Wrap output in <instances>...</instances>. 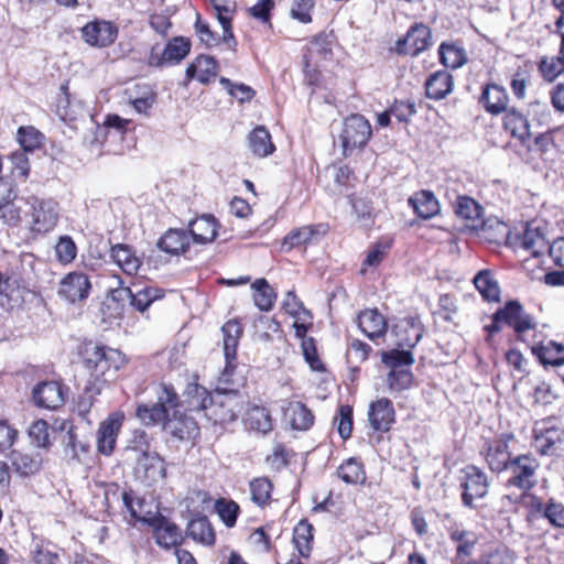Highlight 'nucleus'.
Here are the masks:
<instances>
[{"mask_svg":"<svg viewBox=\"0 0 564 564\" xmlns=\"http://www.w3.org/2000/svg\"><path fill=\"white\" fill-rule=\"evenodd\" d=\"M185 394L191 411H204L205 416L215 424L234 422L242 409L239 394L215 391L213 394L197 383L187 386Z\"/></svg>","mask_w":564,"mask_h":564,"instance_id":"1","label":"nucleus"},{"mask_svg":"<svg viewBox=\"0 0 564 564\" xmlns=\"http://www.w3.org/2000/svg\"><path fill=\"white\" fill-rule=\"evenodd\" d=\"M510 444H516L512 434H503L496 442V460L499 465H503L505 471L510 473V477L507 479L508 485L522 490L531 489L536 484L535 471L539 464L528 455H519L511 459Z\"/></svg>","mask_w":564,"mask_h":564,"instance_id":"2","label":"nucleus"},{"mask_svg":"<svg viewBox=\"0 0 564 564\" xmlns=\"http://www.w3.org/2000/svg\"><path fill=\"white\" fill-rule=\"evenodd\" d=\"M128 451L134 454V476L145 486H153L163 480L166 476L164 459L150 449L147 433L135 432L134 437L128 446Z\"/></svg>","mask_w":564,"mask_h":564,"instance_id":"3","label":"nucleus"},{"mask_svg":"<svg viewBox=\"0 0 564 564\" xmlns=\"http://www.w3.org/2000/svg\"><path fill=\"white\" fill-rule=\"evenodd\" d=\"M149 392L154 400L148 403H139L137 417L145 425L165 423L171 413H177L180 405L178 395L172 386L160 383L150 387Z\"/></svg>","mask_w":564,"mask_h":564,"instance_id":"4","label":"nucleus"},{"mask_svg":"<svg viewBox=\"0 0 564 564\" xmlns=\"http://www.w3.org/2000/svg\"><path fill=\"white\" fill-rule=\"evenodd\" d=\"M126 362V356L118 349L97 345L85 348V368L96 381L113 380Z\"/></svg>","mask_w":564,"mask_h":564,"instance_id":"5","label":"nucleus"},{"mask_svg":"<svg viewBox=\"0 0 564 564\" xmlns=\"http://www.w3.org/2000/svg\"><path fill=\"white\" fill-rule=\"evenodd\" d=\"M122 501L131 517L147 522L150 527H152L153 538L160 547L170 550L182 543V532L175 523L171 522L161 514L145 519L138 513L137 509L134 508V496L132 491H123Z\"/></svg>","mask_w":564,"mask_h":564,"instance_id":"6","label":"nucleus"},{"mask_svg":"<svg viewBox=\"0 0 564 564\" xmlns=\"http://www.w3.org/2000/svg\"><path fill=\"white\" fill-rule=\"evenodd\" d=\"M24 212L30 229L35 234L52 231L59 218L58 203L53 198L30 196L25 200Z\"/></svg>","mask_w":564,"mask_h":564,"instance_id":"7","label":"nucleus"},{"mask_svg":"<svg viewBox=\"0 0 564 564\" xmlns=\"http://www.w3.org/2000/svg\"><path fill=\"white\" fill-rule=\"evenodd\" d=\"M397 328H402L408 336L398 341V346L409 349H392L382 354V361L391 369H403V366H411L414 357L411 349L416 346L423 336V328L415 318L405 319Z\"/></svg>","mask_w":564,"mask_h":564,"instance_id":"8","label":"nucleus"},{"mask_svg":"<svg viewBox=\"0 0 564 564\" xmlns=\"http://www.w3.org/2000/svg\"><path fill=\"white\" fill-rule=\"evenodd\" d=\"M506 236L505 245L514 249L521 248L530 252L533 258H539L545 251H549V242L543 230L539 227L528 225L522 235L512 234L508 226L498 224L496 226V235Z\"/></svg>","mask_w":564,"mask_h":564,"instance_id":"9","label":"nucleus"},{"mask_svg":"<svg viewBox=\"0 0 564 564\" xmlns=\"http://www.w3.org/2000/svg\"><path fill=\"white\" fill-rule=\"evenodd\" d=\"M371 134V126L364 116L356 113L346 118L340 135L344 155H348L357 148H364Z\"/></svg>","mask_w":564,"mask_h":564,"instance_id":"10","label":"nucleus"},{"mask_svg":"<svg viewBox=\"0 0 564 564\" xmlns=\"http://www.w3.org/2000/svg\"><path fill=\"white\" fill-rule=\"evenodd\" d=\"M82 37L89 46L108 47L115 43L118 37V26L107 20H94L86 23L80 29Z\"/></svg>","mask_w":564,"mask_h":564,"instance_id":"11","label":"nucleus"},{"mask_svg":"<svg viewBox=\"0 0 564 564\" xmlns=\"http://www.w3.org/2000/svg\"><path fill=\"white\" fill-rule=\"evenodd\" d=\"M564 437L563 430L555 421L547 419L539 421L533 426V447L542 455L553 454L556 444Z\"/></svg>","mask_w":564,"mask_h":564,"instance_id":"12","label":"nucleus"},{"mask_svg":"<svg viewBox=\"0 0 564 564\" xmlns=\"http://www.w3.org/2000/svg\"><path fill=\"white\" fill-rule=\"evenodd\" d=\"M189 52L191 41L183 36H175L166 43L162 53L155 52V47H152L148 63L154 67L178 64Z\"/></svg>","mask_w":564,"mask_h":564,"instance_id":"13","label":"nucleus"},{"mask_svg":"<svg viewBox=\"0 0 564 564\" xmlns=\"http://www.w3.org/2000/svg\"><path fill=\"white\" fill-rule=\"evenodd\" d=\"M89 276L82 271L67 273L59 282L58 295L69 303L83 302L90 293Z\"/></svg>","mask_w":564,"mask_h":564,"instance_id":"14","label":"nucleus"},{"mask_svg":"<svg viewBox=\"0 0 564 564\" xmlns=\"http://www.w3.org/2000/svg\"><path fill=\"white\" fill-rule=\"evenodd\" d=\"M112 297L116 300L128 297L134 310L144 313L154 301L164 297V291L154 285H147L141 289L134 286V290L120 288L112 292Z\"/></svg>","mask_w":564,"mask_h":564,"instance_id":"15","label":"nucleus"},{"mask_svg":"<svg viewBox=\"0 0 564 564\" xmlns=\"http://www.w3.org/2000/svg\"><path fill=\"white\" fill-rule=\"evenodd\" d=\"M499 323L509 325L518 335L534 328L532 317L518 301H509L503 308L496 311V325Z\"/></svg>","mask_w":564,"mask_h":564,"instance_id":"16","label":"nucleus"},{"mask_svg":"<svg viewBox=\"0 0 564 564\" xmlns=\"http://www.w3.org/2000/svg\"><path fill=\"white\" fill-rule=\"evenodd\" d=\"M123 419L124 414L122 412H115L99 424L97 432V449L99 453L107 456L112 454Z\"/></svg>","mask_w":564,"mask_h":564,"instance_id":"17","label":"nucleus"},{"mask_svg":"<svg viewBox=\"0 0 564 564\" xmlns=\"http://www.w3.org/2000/svg\"><path fill=\"white\" fill-rule=\"evenodd\" d=\"M65 391L57 381H44L33 389V400L40 408L56 410L65 403Z\"/></svg>","mask_w":564,"mask_h":564,"instance_id":"18","label":"nucleus"},{"mask_svg":"<svg viewBox=\"0 0 564 564\" xmlns=\"http://www.w3.org/2000/svg\"><path fill=\"white\" fill-rule=\"evenodd\" d=\"M431 45V31L424 24L412 26L403 40L398 41L399 53L416 56Z\"/></svg>","mask_w":564,"mask_h":564,"instance_id":"19","label":"nucleus"},{"mask_svg":"<svg viewBox=\"0 0 564 564\" xmlns=\"http://www.w3.org/2000/svg\"><path fill=\"white\" fill-rule=\"evenodd\" d=\"M463 501L466 506H474V501L482 498L488 491L486 476L475 466L465 469V478L462 484Z\"/></svg>","mask_w":564,"mask_h":564,"instance_id":"20","label":"nucleus"},{"mask_svg":"<svg viewBox=\"0 0 564 564\" xmlns=\"http://www.w3.org/2000/svg\"><path fill=\"white\" fill-rule=\"evenodd\" d=\"M395 412L392 402L387 398L378 399L370 403L368 421L377 432H388L394 423Z\"/></svg>","mask_w":564,"mask_h":564,"instance_id":"21","label":"nucleus"},{"mask_svg":"<svg viewBox=\"0 0 564 564\" xmlns=\"http://www.w3.org/2000/svg\"><path fill=\"white\" fill-rule=\"evenodd\" d=\"M26 198H18L14 188L0 183V213L6 223L14 225L20 220V210Z\"/></svg>","mask_w":564,"mask_h":564,"instance_id":"22","label":"nucleus"},{"mask_svg":"<svg viewBox=\"0 0 564 564\" xmlns=\"http://www.w3.org/2000/svg\"><path fill=\"white\" fill-rule=\"evenodd\" d=\"M218 63L208 55L197 56L185 70L186 80L196 79L202 84H207L217 76Z\"/></svg>","mask_w":564,"mask_h":564,"instance_id":"23","label":"nucleus"},{"mask_svg":"<svg viewBox=\"0 0 564 564\" xmlns=\"http://www.w3.org/2000/svg\"><path fill=\"white\" fill-rule=\"evenodd\" d=\"M358 327L371 340L386 335L388 324L378 310H366L358 315Z\"/></svg>","mask_w":564,"mask_h":564,"instance_id":"24","label":"nucleus"},{"mask_svg":"<svg viewBox=\"0 0 564 564\" xmlns=\"http://www.w3.org/2000/svg\"><path fill=\"white\" fill-rule=\"evenodd\" d=\"M453 86V76L447 70H437L426 78V97L434 100L444 99L452 93Z\"/></svg>","mask_w":564,"mask_h":564,"instance_id":"25","label":"nucleus"},{"mask_svg":"<svg viewBox=\"0 0 564 564\" xmlns=\"http://www.w3.org/2000/svg\"><path fill=\"white\" fill-rule=\"evenodd\" d=\"M235 2L224 0L219 6L215 8V15L223 28V43L231 52L237 50V41L232 33L231 20L232 13L235 12Z\"/></svg>","mask_w":564,"mask_h":564,"instance_id":"26","label":"nucleus"},{"mask_svg":"<svg viewBox=\"0 0 564 564\" xmlns=\"http://www.w3.org/2000/svg\"><path fill=\"white\" fill-rule=\"evenodd\" d=\"M110 257L113 262L129 275L135 274L142 264V260L128 245L118 243L111 248Z\"/></svg>","mask_w":564,"mask_h":564,"instance_id":"27","label":"nucleus"},{"mask_svg":"<svg viewBox=\"0 0 564 564\" xmlns=\"http://www.w3.org/2000/svg\"><path fill=\"white\" fill-rule=\"evenodd\" d=\"M188 226L191 236L197 243L212 242L217 236V220L213 215H203Z\"/></svg>","mask_w":564,"mask_h":564,"instance_id":"28","label":"nucleus"},{"mask_svg":"<svg viewBox=\"0 0 564 564\" xmlns=\"http://www.w3.org/2000/svg\"><path fill=\"white\" fill-rule=\"evenodd\" d=\"M409 205L414 209L415 214L423 218L430 219L440 210V204L435 195L431 191H420L409 198Z\"/></svg>","mask_w":564,"mask_h":564,"instance_id":"29","label":"nucleus"},{"mask_svg":"<svg viewBox=\"0 0 564 564\" xmlns=\"http://www.w3.org/2000/svg\"><path fill=\"white\" fill-rule=\"evenodd\" d=\"M248 144L251 152L258 158H267L275 150L271 134L264 126H257L249 133Z\"/></svg>","mask_w":564,"mask_h":564,"instance_id":"30","label":"nucleus"},{"mask_svg":"<svg viewBox=\"0 0 564 564\" xmlns=\"http://www.w3.org/2000/svg\"><path fill=\"white\" fill-rule=\"evenodd\" d=\"M189 246V236L182 229H169L158 241V247L170 254L185 252Z\"/></svg>","mask_w":564,"mask_h":564,"instance_id":"31","label":"nucleus"},{"mask_svg":"<svg viewBox=\"0 0 564 564\" xmlns=\"http://www.w3.org/2000/svg\"><path fill=\"white\" fill-rule=\"evenodd\" d=\"M11 468L21 477L37 473L41 468L39 455H31L20 451H12L9 455Z\"/></svg>","mask_w":564,"mask_h":564,"instance_id":"32","label":"nucleus"},{"mask_svg":"<svg viewBox=\"0 0 564 564\" xmlns=\"http://www.w3.org/2000/svg\"><path fill=\"white\" fill-rule=\"evenodd\" d=\"M284 415L289 420L292 429L299 431L308 430L314 422L311 410L299 401L290 402L285 409Z\"/></svg>","mask_w":564,"mask_h":564,"instance_id":"33","label":"nucleus"},{"mask_svg":"<svg viewBox=\"0 0 564 564\" xmlns=\"http://www.w3.org/2000/svg\"><path fill=\"white\" fill-rule=\"evenodd\" d=\"M236 359H226V366L218 377L217 392L238 394L239 388L243 384L242 376L236 373Z\"/></svg>","mask_w":564,"mask_h":564,"instance_id":"34","label":"nucleus"},{"mask_svg":"<svg viewBox=\"0 0 564 564\" xmlns=\"http://www.w3.org/2000/svg\"><path fill=\"white\" fill-rule=\"evenodd\" d=\"M326 229L324 225H308L292 230L283 241V246H288L289 249L294 247L304 246L313 241L315 236L325 234Z\"/></svg>","mask_w":564,"mask_h":564,"instance_id":"35","label":"nucleus"},{"mask_svg":"<svg viewBox=\"0 0 564 564\" xmlns=\"http://www.w3.org/2000/svg\"><path fill=\"white\" fill-rule=\"evenodd\" d=\"M21 290L18 281L11 276L0 273V306L11 310L21 301Z\"/></svg>","mask_w":564,"mask_h":564,"instance_id":"36","label":"nucleus"},{"mask_svg":"<svg viewBox=\"0 0 564 564\" xmlns=\"http://www.w3.org/2000/svg\"><path fill=\"white\" fill-rule=\"evenodd\" d=\"M246 424L253 431L268 434L273 429L270 411L264 406L253 405L247 412Z\"/></svg>","mask_w":564,"mask_h":564,"instance_id":"37","label":"nucleus"},{"mask_svg":"<svg viewBox=\"0 0 564 564\" xmlns=\"http://www.w3.org/2000/svg\"><path fill=\"white\" fill-rule=\"evenodd\" d=\"M532 352L544 365H564V346L553 340H549L546 344L532 347Z\"/></svg>","mask_w":564,"mask_h":564,"instance_id":"38","label":"nucleus"},{"mask_svg":"<svg viewBox=\"0 0 564 564\" xmlns=\"http://www.w3.org/2000/svg\"><path fill=\"white\" fill-rule=\"evenodd\" d=\"M502 126L506 132L521 142H524L530 134L527 119L514 109L506 111L502 118Z\"/></svg>","mask_w":564,"mask_h":564,"instance_id":"39","label":"nucleus"},{"mask_svg":"<svg viewBox=\"0 0 564 564\" xmlns=\"http://www.w3.org/2000/svg\"><path fill=\"white\" fill-rule=\"evenodd\" d=\"M338 477L349 485L364 484L366 471L364 464L356 457L346 459L337 469Z\"/></svg>","mask_w":564,"mask_h":564,"instance_id":"40","label":"nucleus"},{"mask_svg":"<svg viewBox=\"0 0 564 564\" xmlns=\"http://www.w3.org/2000/svg\"><path fill=\"white\" fill-rule=\"evenodd\" d=\"M187 534L204 545L209 546L215 543V532L206 517L192 520L187 525Z\"/></svg>","mask_w":564,"mask_h":564,"instance_id":"41","label":"nucleus"},{"mask_svg":"<svg viewBox=\"0 0 564 564\" xmlns=\"http://www.w3.org/2000/svg\"><path fill=\"white\" fill-rule=\"evenodd\" d=\"M224 336L225 359H236V350L242 335V328L237 321H229L221 327Z\"/></svg>","mask_w":564,"mask_h":564,"instance_id":"42","label":"nucleus"},{"mask_svg":"<svg viewBox=\"0 0 564 564\" xmlns=\"http://www.w3.org/2000/svg\"><path fill=\"white\" fill-rule=\"evenodd\" d=\"M438 54L441 63L454 69L462 67L467 61L464 48L455 43H442Z\"/></svg>","mask_w":564,"mask_h":564,"instance_id":"43","label":"nucleus"},{"mask_svg":"<svg viewBox=\"0 0 564 564\" xmlns=\"http://www.w3.org/2000/svg\"><path fill=\"white\" fill-rule=\"evenodd\" d=\"M313 536V527L306 520H301L294 528L293 542L301 556H310Z\"/></svg>","mask_w":564,"mask_h":564,"instance_id":"44","label":"nucleus"},{"mask_svg":"<svg viewBox=\"0 0 564 564\" xmlns=\"http://www.w3.org/2000/svg\"><path fill=\"white\" fill-rule=\"evenodd\" d=\"M254 290L253 301L254 304L259 307V310L268 312L273 307L274 301L276 299V293L269 285L265 279H258L252 284Z\"/></svg>","mask_w":564,"mask_h":564,"instance_id":"45","label":"nucleus"},{"mask_svg":"<svg viewBox=\"0 0 564 564\" xmlns=\"http://www.w3.org/2000/svg\"><path fill=\"white\" fill-rule=\"evenodd\" d=\"M78 107L74 106L70 101L68 91V84L64 83L59 87V94L55 104L56 115L65 122L74 121L78 115Z\"/></svg>","mask_w":564,"mask_h":564,"instance_id":"46","label":"nucleus"},{"mask_svg":"<svg viewBox=\"0 0 564 564\" xmlns=\"http://www.w3.org/2000/svg\"><path fill=\"white\" fill-rule=\"evenodd\" d=\"M17 140L22 148V151L33 152L40 149L44 141V135L32 126L20 127L17 132Z\"/></svg>","mask_w":564,"mask_h":564,"instance_id":"47","label":"nucleus"},{"mask_svg":"<svg viewBox=\"0 0 564 564\" xmlns=\"http://www.w3.org/2000/svg\"><path fill=\"white\" fill-rule=\"evenodd\" d=\"M177 413L174 415L171 413L164 423V430L173 434L175 437L180 440H184L191 435V429L194 427V421L186 416L178 415Z\"/></svg>","mask_w":564,"mask_h":564,"instance_id":"48","label":"nucleus"},{"mask_svg":"<svg viewBox=\"0 0 564 564\" xmlns=\"http://www.w3.org/2000/svg\"><path fill=\"white\" fill-rule=\"evenodd\" d=\"M249 487L251 500L256 505H258L259 507H264L270 501L273 485L268 478H256L252 481H250Z\"/></svg>","mask_w":564,"mask_h":564,"instance_id":"49","label":"nucleus"},{"mask_svg":"<svg viewBox=\"0 0 564 564\" xmlns=\"http://www.w3.org/2000/svg\"><path fill=\"white\" fill-rule=\"evenodd\" d=\"M62 442L65 455L73 459H80V455L86 454L89 449V444L85 441L78 440L73 426L68 429Z\"/></svg>","mask_w":564,"mask_h":564,"instance_id":"50","label":"nucleus"},{"mask_svg":"<svg viewBox=\"0 0 564 564\" xmlns=\"http://www.w3.org/2000/svg\"><path fill=\"white\" fill-rule=\"evenodd\" d=\"M539 70L547 82H553L564 73V58L562 55L543 57L539 63Z\"/></svg>","mask_w":564,"mask_h":564,"instance_id":"51","label":"nucleus"},{"mask_svg":"<svg viewBox=\"0 0 564 564\" xmlns=\"http://www.w3.org/2000/svg\"><path fill=\"white\" fill-rule=\"evenodd\" d=\"M391 392L408 390L413 383V375L409 369H391L387 377Z\"/></svg>","mask_w":564,"mask_h":564,"instance_id":"52","label":"nucleus"},{"mask_svg":"<svg viewBox=\"0 0 564 564\" xmlns=\"http://www.w3.org/2000/svg\"><path fill=\"white\" fill-rule=\"evenodd\" d=\"M216 511L226 527L232 528L239 514V506L232 500L220 498L215 503Z\"/></svg>","mask_w":564,"mask_h":564,"instance_id":"53","label":"nucleus"},{"mask_svg":"<svg viewBox=\"0 0 564 564\" xmlns=\"http://www.w3.org/2000/svg\"><path fill=\"white\" fill-rule=\"evenodd\" d=\"M473 283L484 300L494 301V275L489 269L479 271L474 276Z\"/></svg>","mask_w":564,"mask_h":564,"instance_id":"54","label":"nucleus"},{"mask_svg":"<svg viewBox=\"0 0 564 564\" xmlns=\"http://www.w3.org/2000/svg\"><path fill=\"white\" fill-rule=\"evenodd\" d=\"M31 557L35 564H56L58 562V554L50 544L35 542L31 547Z\"/></svg>","mask_w":564,"mask_h":564,"instance_id":"55","label":"nucleus"},{"mask_svg":"<svg viewBox=\"0 0 564 564\" xmlns=\"http://www.w3.org/2000/svg\"><path fill=\"white\" fill-rule=\"evenodd\" d=\"M55 253L57 260L63 264L73 262L77 256V247L69 236H62L56 246Z\"/></svg>","mask_w":564,"mask_h":564,"instance_id":"56","label":"nucleus"},{"mask_svg":"<svg viewBox=\"0 0 564 564\" xmlns=\"http://www.w3.org/2000/svg\"><path fill=\"white\" fill-rule=\"evenodd\" d=\"M29 437L36 447L46 448L51 445L48 424L44 420L34 421L29 427Z\"/></svg>","mask_w":564,"mask_h":564,"instance_id":"57","label":"nucleus"},{"mask_svg":"<svg viewBox=\"0 0 564 564\" xmlns=\"http://www.w3.org/2000/svg\"><path fill=\"white\" fill-rule=\"evenodd\" d=\"M455 213L464 219L475 220L481 215V207L470 197L460 196L457 198Z\"/></svg>","mask_w":564,"mask_h":564,"instance_id":"58","label":"nucleus"},{"mask_svg":"<svg viewBox=\"0 0 564 564\" xmlns=\"http://www.w3.org/2000/svg\"><path fill=\"white\" fill-rule=\"evenodd\" d=\"M129 123L128 120L122 119L118 115H108L104 121V126H97L96 127V135L90 141V143H101L102 139L105 138V131L106 129L113 128L118 132H123L126 130L127 124Z\"/></svg>","mask_w":564,"mask_h":564,"instance_id":"59","label":"nucleus"},{"mask_svg":"<svg viewBox=\"0 0 564 564\" xmlns=\"http://www.w3.org/2000/svg\"><path fill=\"white\" fill-rule=\"evenodd\" d=\"M315 7L314 0H294L290 14L294 20L307 24L312 22V11Z\"/></svg>","mask_w":564,"mask_h":564,"instance_id":"60","label":"nucleus"},{"mask_svg":"<svg viewBox=\"0 0 564 564\" xmlns=\"http://www.w3.org/2000/svg\"><path fill=\"white\" fill-rule=\"evenodd\" d=\"M219 82L240 102L249 101L254 96V90L245 84H234L226 77H221Z\"/></svg>","mask_w":564,"mask_h":564,"instance_id":"61","label":"nucleus"},{"mask_svg":"<svg viewBox=\"0 0 564 564\" xmlns=\"http://www.w3.org/2000/svg\"><path fill=\"white\" fill-rule=\"evenodd\" d=\"M337 430L341 438L347 440L351 436L352 432V409L349 405H341L338 410Z\"/></svg>","mask_w":564,"mask_h":564,"instance_id":"62","label":"nucleus"},{"mask_svg":"<svg viewBox=\"0 0 564 564\" xmlns=\"http://www.w3.org/2000/svg\"><path fill=\"white\" fill-rule=\"evenodd\" d=\"M302 350L305 360L308 362L310 367L315 371L324 370L323 362L319 360L316 351V346L314 339L312 337L304 338L302 340Z\"/></svg>","mask_w":564,"mask_h":564,"instance_id":"63","label":"nucleus"},{"mask_svg":"<svg viewBox=\"0 0 564 564\" xmlns=\"http://www.w3.org/2000/svg\"><path fill=\"white\" fill-rule=\"evenodd\" d=\"M544 518L547 519L552 525L564 528V505L551 499L546 505Z\"/></svg>","mask_w":564,"mask_h":564,"instance_id":"64","label":"nucleus"}]
</instances>
